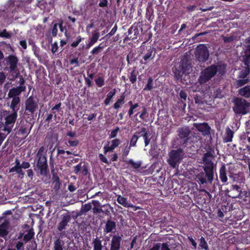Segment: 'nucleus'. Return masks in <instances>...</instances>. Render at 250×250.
I'll return each mask as SVG.
<instances>
[{
  "mask_svg": "<svg viewBox=\"0 0 250 250\" xmlns=\"http://www.w3.org/2000/svg\"><path fill=\"white\" fill-rule=\"evenodd\" d=\"M214 149L213 147H209L208 150L205 153L202 158V163L204 171L196 175L198 182L201 185L209 183L211 184L216 173V166L212 160L214 158ZM217 175V174H216Z\"/></svg>",
  "mask_w": 250,
  "mask_h": 250,
  "instance_id": "nucleus-1",
  "label": "nucleus"
},
{
  "mask_svg": "<svg viewBox=\"0 0 250 250\" xmlns=\"http://www.w3.org/2000/svg\"><path fill=\"white\" fill-rule=\"evenodd\" d=\"M226 69L225 64H211L201 71L198 81L200 84H204L211 80L217 72L220 76H223L226 73Z\"/></svg>",
  "mask_w": 250,
  "mask_h": 250,
  "instance_id": "nucleus-2",
  "label": "nucleus"
},
{
  "mask_svg": "<svg viewBox=\"0 0 250 250\" xmlns=\"http://www.w3.org/2000/svg\"><path fill=\"white\" fill-rule=\"evenodd\" d=\"M177 135L172 140L171 144L173 147H185L188 143L191 130L188 126L179 127L177 130Z\"/></svg>",
  "mask_w": 250,
  "mask_h": 250,
  "instance_id": "nucleus-3",
  "label": "nucleus"
},
{
  "mask_svg": "<svg viewBox=\"0 0 250 250\" xmlns=\"http://www.w3.org/2000/svg\"><path fill=\"white\" fill-rule=\"evenodd\" d=\"M227 188L225 190L226 194L232 198H239L245 200L247 196L246 190L245 189V184H229L227 183Z\"/></svg>",
  "mask_w": 250,
  "mask_h": 250,
  "instance_id": "nucleus-4",
  "label": "nucleus"
},
{
  "mask_svg": "<svg viewBox=\"0 0 250 250\" xmlns=\"http://www.w3.org/2000/svg\"><path fill=\"white\" fill-rule=\"evenodd\" d=\"M232 102L233 104L232 109L236 114L246 115L248 113V108L250 104L242 98L235 97Z\"/></svg>",
  "mask_w": 250,
  "mask_h": 250,
  "instance_id": "nucleus-5",
  "label": "nucleus"
},
{
  "mask_svg": "<svg viewBox=\"0 0 250 250\" xmlns=\"http://www.w3.org/2000/svg\"><path fill=\"white\" fill-rule=\"evenodd\" d=\"M191 68V63L187 59H181L179 64L175 66V69H173L175 78L179 80L183 74H189Z\"/></svg>",
  "mask_w": 250,
  "mask_h": 250,
  "instance_id": "nucleus-6",
  "label": "nucleus"
},
{
  "mask_svg": "<svg viewBox=\"0 0 250 250\" xmlns=\"http://www.w3.org/2000/svg\"><path fill=\"white\" fill-rule=\"evenodd\" d=\"M183 150L179 147L176 150H172L169 153V158L167 163L170 167L175 168L179 166L183 159Z\"/></svg>",
  "mask_w": 250,
  "mask_h": 250,
  "instance_id": "nucleus-7",
  "label": "nucleus"
},
{
  "mask_svg": "<svg viewBox=\"0 0 250 250\" xmlns=\"http://www.w3.org/2000/svg\"><path fill=\"white\" fill-rule=\"evenodd\" d=\"M33 127V125H30L27 121L21 119L20 122L18 121L16 124L17 130L16 134L19 136L26 138L30 133L31 130Z\"/></svg>",
  "mask_w": 250,
  "mask_h": 250,
  "instance_id": "nucleus-8",
  "label": "nucleus"
},
{
  "mask_svg": "<svg viewBox=\"0 0 250 250\" xmlns=\"http://www.w3.org/2000/svg\"><path fill=\"white\" fill-rule=\"evenodd\" d=\"M209 51L206 44L198 45L195 51V56L199 62H204L207 61L209 58Z\"/></svg>",
  "mask_w": 250,
  "mask_h": 250,
  "instance_id": "nucleus-9",
  "label": "nucleus"
},
{
  "mask_svg": "<svg viewBox=\"0 0 250 250\" xmlns=\"http://www.w3.org/2000/svg\"><path fill=\"white\" fill-rule=\"evenodd\" d=\"M9 9L4 13L3 15L4 21L7 23L11 22L14 20L18 19L19 16L17 13L16 8L15 7L14 1L10 0L8 1Z\"/></svg>",
  "mask_w": 250,
  "mask_h": 250,
  "instance_id": "nucleus-10",
  "label": "nucleus"
},
{
  "mask_svg": "<svg viewBox=\"0 0 250 250\" xmlns=\"http://www.w3.org/2000/svg\"><path fill=\"white\" fill-rule=\"evenodd\" d=\"M18 117L17 112H12L5 117V124L3 128L2 129L3 131L9 134L12 130L13 127L16 122Z\"/></svg>",
  "mask_w": 250,
  "mask_h": 250,
  "instance_id": "nucleus-11",
  "label": "nucleus"
},
{
  "mask_svg": "<svg viewBox=\"0 0 250 250\" xmlns=\"http://www.w3.org/2000/svg\"><path fill=\"white\" fill-rule=\"evenodd\" d=\"M38 101L32 96H29L25 102V110L28 114H33L38 108Z\"/></svg>",
  "mask_w": 250,
  "mask_h": 250,
  "instance_id": "nucleus-12",
  "label": "nucleus"
},
{
  "mask_svg": "<svg viewBox=\"0 0 250 250\" xmlns=\"http://www.w3.org/2000/svg\"><path fill=\"white\" fill-rule=\"evenodd\" d=\"M36 166L40 170V174L42 176H46L49 172L46 157H36L35 160Z\"/></svg>",
  "mask_w": 250,
  "mask_h": 250,
  "instance_id": "nucleus-13",
  "label": "nucleus"
},
{
  "mask_svg": "<svg viewBox=\"0 0 250 250\" xmlns=\"http://www.w3.org/2000/svg\"><path fill=\"white\" fill-rule=\"evenodd\" d=\"M71 220V216L68 211L62 214L59 218V222L57 227V229L59 231L65 229Z\"/></svg>",
  "mask_w": 250,
  "mask_h": 250,
  "instance_id": "nucleus-14",
  "label": "nucleus"
},
{
  "mask_svg": "<svg viewBox=\"0 0 250 250\" xmlns=\"http://www.w3.org/2000/svg\"><path fill=\"white\" fill-rule=\"evenodd\" d=\"M157 53L156 48L151 45L146 47V52L143 53L144 54L143 59L141 61V63L146 64L147 62L152 60L155 56Z\"/></svg>",
  "mask_w": 250,
  "mask_h": 250,
  "instance_id": "nucleus-15",
  "label": "nucleus"
},
{
  "mask_svg": "<svg viewBox=\"0 0 250 250\" xmlns=\"http://www.w3.org/2000/svg\"><path fill=\"white\" fill-rule=\"evenodd\" d=\"M7 64L11 72H15L18 68L19 59L15 55H10L5 58Z\"/></svg>",
  "mask_w": 250,
  "mask_h": 250,
  "instance_id": "nucleus-16",
  "label": "nucleus"
},
{
  "mask_svg": "<svg viewBox=\"0 0 250 250\" xmlns=\"http://www.w3.org/2000/svg\"><path fill=\"white\" fill-rule=\"evenodd\" d=\"M122 240V236L117 235H113L109 244V250H120Z\"/></svg>",
  "mask_w": 250,
  "mask_h": 250,
  "instance_id": "nucleus-17",
  "label": "nucleus"
},
{
  "mask_svg": "<svg viewBox=\"0 0 250 250\" xmlns=\"http://www.w3.org/2000/svg\"><path fill=\"white\" fill-rule=\"evenodd\" d=\"M229 176L231 181L229 184H245V178L239 174L230 173Z\"/></svg>",
  "mask_w": 250,
  "mask_h": 250,
  "instance_id": "nucleus-18",
  "label": "nucleus"
},
{
  "mask_svg": "<svg viewBox=\"0 0 250 250\" xmlns=\"http://www.w3.org/2000/svg\"><path fill=\"white\" fill-rule=\"evenodd\" d=\"M195 128L204 136L210 133V127L207 123L195 124Z\"/></svg>",
  "mask_w": 250,
  "mask_h": 250,
  "instance_id": "nucleus-19",
  "label": "nucleus"
},
{
  "mask_svg": "<svg viewBox=\"0 0 250 250\" xmlns=\"http://www.w3.org/2000/svg\"><path fill=\"white\" fill-rule=\"evenodd\" d=\"M111 145L109 146L108 144L104 146V154H106L108 152H112L114 149L118 147L121 143V141L119 139H115L111 141Z\"/></svg>",
  "mask_w": 250,
  "mask_h": 250,
  "instance_id": "nucleus-20",
  "label": "nucleus"
},
{
  "mask_svg": "<svg viewBox=\"0 0 250 250\" xmlns=\"http://www.w3.org/2000/svg\"><path fill=\"white\" fill-rule=\"evenodd\" d=\"M25 91V88L22 86H17L10 89L8 93V97L9 98L19 97V95L22 92Z\"/></svg>",
  "mask_w": 250,
  "mask_h": 250,
  "instance_id": "nucleus-21",
  "label": "nucleus"
},
{
  "mask_svg": "<svg viewBox=\"0 0 250 250\" xmlns=\"http://www.w3.org/2000/svg\"><path fill=\"white\" fill-rule=\"evenodd\" d=\"M241 61L245 66L250 65V45H248L241 56Z\"/></svg>",
  "mask_w": 250,
  "mask_h": 250,
  "instance_id": "nucleus-22",
  "label": "nucleus"
},
{
  "mask_svg": "<svg viewBox=\"0 0 250 250\" xmlns=\"http://www.w3.org/2000/svg\"><path fill=\"white\" fill-rule=\"evenodd\" d=\"M116 223L115 221H112L110 219H108L105 223L104 228V232L105 233H108L110 232H114L116 229Z\"/></svg>",
  "mask_w": 250,
  "mask_h": 250,
  "instance_id": "nucleus-23",
  "label": "nucleus"
},
{
  "mask_svg": "<svg viewBox=\"0 0 250 250\" xmlns=\"http://www.w3.org/2000/svg\"><path fill=\"white\" fill-rule=\"evenodd\" d=\"M219 178L223 184L228 182V177L227 176V168L225 164L221 165L219 169Z\"/></svg>",
  "mask_w": 250,
  "mask_h": 250,
  "instance_id": "nucleus-24",
  "label": "nucleus"
},
{
  "mask_svg": "<svg viewBox=\"0 0 250 250\" xmlns=\"http://www.w3.org/2000/svg\"><path fill=\"white\" fill-rule=\"evenodd\" d=\"M128 71L129 72L128 77L130 82L133 84H135L137 81V76L138 74V71H136V67H133V68H129Z\"/></svg>",
  "mask_w": 250,
  "mask_h": 250,
  "instance_id": "nucleus-25",
  "label": "nucleus"
},
{
  "mask_svg": "<svg viewBox=\"0 0 250 250\" xmlns=\"http://www.w3.org/2000/svg\"><path fill=\"white\" fill-rule=\"evenodd\" d=\"M202 139V137L199 134L191 132V134L189 136L188 143L195 144L198 142L201 143Z\"/></svg>",
  "mask_w": 250,
  "mask_h": 250,
  "instance_id": "nucleus-26",
  "label": "nucleus"
},
{
  "mask_svg": "<svg viewBox=\"0 0 250 250\" xmlns=\"http://www.w3.org/2000/svg\"><path fill=\"white\" fill-rule=\"evenodd\" d=\"M142 131L143 132L142 137L144 140L145 146H147L150 142L151 138H150V133L148 128L142 127Z\"/></svg>",
  "mask_w": 250,
  "mask_h": 250,
  "instance_id": "nucleus-27",
  "label": "nucleus"
},
{
  "mask_svg": "<svg viewBox=\"0 0 250 250\" xmlns=\"http://www.w3.org/2000/svg\"><path fill=\"white\" fill-rule=\"evenodd\" d=\"M238 94L246 98H250V85H246L238 90Z\"/></svg>",
  "mask_w": 250,
  "mask_h": 250,
  "instance_id": "nucleus-28",
  "label": "nucleus"
},
{
  "mask_svg": "<svg viewBox=\"0 0 250 250\" xmlns=\"http://www.w3.org/2000/svg\"><path fill=\"white\" fill-rule=\"evenodd\" d=\"M12 98V100L10 107L12 109L13 112L16 111L17 112L18 110L19 109V104L21 101L20 98V97Z\"/></svg>",
  "mask_w": 250,
  "mask_h": 250,
  "instance_id": "nucleus-29",
  "label": "nucleus"
},
{
  "mask_svg": "<svg viewBox=\"0 0 250 250\" xmlns=\"http://www.w3.org/2000/svg\"><path fill=\"white\" fill-rule=\"evenodd\" d=\"M250 73V65L243 67L242 69L239 72L238 78L246 79Z\"/></svg>",
  "mask_w": 250,
  "mask_h": 250,
  "instance_id": "nucleus-30",
  "label": "nucleus"
},
{
  "mask_svg": "<svg viewBox=\"0 0 250 250\" xmlns=\"http://www.w3.org/2000/svg\"><path fill=\"white\" fill-rule=\"evenodd\" d=\"M93 250H102L103 246L102 245V241L98 237L93 239L92 243Z\"/></svg>",
  "mask_w": 250,
  "mask_h": 250,
  "instance_id": "nucleus-31",
  "label": "nucleus"
},
{
  "mask_svg": "<svg viewBox=\"0 0 250 250\" xmlns=\"http://www.w3.org/2000/svg\"><path fill=\"white\" fill-rule=\"evenodd\" d=\"M126 164L130 166L131 168L135 169L139 168L142 164L141 161L134 162L132 159H129L125 162Z\"/></svg>",
  "mask_w": 250,
  "mask_h": 250,
  "instance_id": "nucleus-32",
  "label": "nucleus"
},
{
  "mask_svg": "<svg viewBox=\"0 0 250 250\" xmlns=\"http://www.w3.org/2000/svg\"><path fill=\"white\" fill-rule=\"evenodd\" d=\"M178 95L179 98L181 100V103L183 104L184 108H185L186 106V102L188 97L186 91L184 89H181L178 93Z\"/></svg>",
  "mask_w": 250,
  "mask_h": 250,
  "instance_id": "nucleus-33",
  "label": "nucleus"
},
{
  "mask_svg": "<svg viewBox=\"0 0 250 250\" xmlns=\"http://www.w3.org/2000/svg\"><path fill=\"white\" fill-rule=\"evenodd\" d=\"M250 82L249 79H239L238 80H236L234 83V86L236 88H238L241 87L246 84L249 83Z\"/></svg>",
  "mask_w": 250,
  "mask_h": 250,
  "instance_id": "nucleus-34",
  "label": "nucleus"
},
{
  "mask_svg": "<svg viewBox=\"0 0 250 250\" xmlns=\"http://www.w3.org/2000/svg\"><path fill=\"white\" fill-rule=\"evenodd\" d=\"M64 243L60 238H57L54 242V250H63Z\"/></svg>",
  "mask_w": 250,
  "mask_h": 250,
  "instance_id": "nucleus-35",
  "label": "nucleus"
},
{
  "mask_svg": "<svg viewBox=\"0 0 250 250\" xmlns=\"http://www.w3.org/2000/svg\"><path fill=\"white\" fill-rule=\"evenodd\" d=\"M35 233L33 229H30L27 233L25 234L23 238V242L26 243L34 238Z\"/></svg>",
  "mask_w": 250,
  "mask_h": 250,
  "instance_id": "nucleus-36",
  "label": "nucleus"
},
{
  "mask_svg": "<svg viewBox=\"0 0 250 250\" xmlns=\"http://www.w3.org/2000/svg\"><path fill=\"white\" fill-rule=\"evenodd\" d=\"M125 96L122 95L120 98L118 99L117 101L113 104V107L115 109H118L121 108L122 105L125 103Z\"/></svg>",
  "mask_w": 250,
  "mask_h": 250,
  "instance_id": "nucleus-37",
  "label": "nucleus"
},
{
  "mask_svg": "<svg viewBox=\"0 0 250 250\" xmlns=\"http://www.w3.org/2000/svg\"><path fill=\"white\" fill-rule=\"evenodd\" d=\"M117 201L119 204L122 205L124 207L128 208V207L131 206L130 205V203H128L127 202L126 198L122 196L121 195H118L117 197Z\"/></svg>",
  "mask_w": 250,
  "mask_h": 250,
  "instance_id": "nucleus-38",
  "label": "nucleus"
},
{
  "mask_svg": "<svg viewBox=\"0 0 250 250\" xmlns=\"http://www.w3.org/2000/svg\"><path fill=\"white\" fill-rule=\"evenodd\" d=\"M233 131H232L229 127L226 130V134L224 138V141L226 143L230 142L233 136Z\"/></svg>",
  "mask_w": 250,
  "mask_h": 250,
  "instance_id": "nucleus-39",
  "label": "nucleus"
},
{
  "mask_svg": "<svg viewBox=\"0 0 250 250\" xmlns=\"http://www.w3.org/2000/svg\"><path fill=\"white\" fill-rule=\"evenodd\" d=\"M116 89L114 88L112 91L108 92L107 94L106 98L104 101V104L107 105L110 104L111 99L116 94Z\"/></svg>",
  "mask_w": 250,
  "mask_h": 250,
  "instance_id": "nucleus-40",
  "label": "nucleus"
},
{
  "mask_svg": "<svg viewBox=\"0 0 250 250\" xmlns=\"http://www.w3.org/2000/svg\"><path fill=\"white\" fill-rule=\"evenodd\" d=\"M7 223L4 222L0 225V236L4 237L7 235Z\"/></svg>",
  "mask_w": 250,
  "mask_h": 250,
  "instance_id": "nucleus-41",
  "label": "nucleus"
},
{
  "mask_svg": "<svg viewBox=\"0 0 250 250\" xmlns=\"http://www.w3.org/2000/svg\"><path fill=\"white\" fill-rule=\"evenodd\" d=\"M138 31V29L137 26H132L128 30V36H130L133 33V36H130V38L132 39L136 38L137 34L139 33Z\"/></svg>",
  "mask_w": 250,
  "mask_h": 250,
  "instance_id": "nucleus-42",
  "label": "nucleus"
},
{
  "mask_svg": "<svg viewBox=\"0 0 250 250\" xmlns=\"http://www.w3.org/2000/svg\"><path fill=\"white\" fill-rule=\"evenodd\" d=\"M141 108H142L141 111L140 112L137 113L134 116L136 117L138 115H139L140 118L141 119H142L143 121H144L146 119V115L147 113V109H146V107L145 106H142Z\"/></svg>",
  "mask_w": 250,
  "mask_h": 250,
  "instance_id": "nucleus-43",
  "label": "nucleus"
},
{
  "mask_svg": "<svg viewBox=\"0 0 250 250\" xmlns=\"http://www.w3.org/2000/svg\"><path fill=\"white\" fill-rule=\"evenodd\" d=\"M199 246L202 250H208V246L207 242H206L205 238L201 236L199 239Z\"/></svg>",
  "mask_w": 250,
  "mask_h": 250,
  "instance_id": "nucleus-44",
  "label": "nucleus"
},
{
  "mask_svg": "<svg viewBox=\"0 0 250 250\" xmlns=\"http://www.w3.org/2000/svg\"><path fill=\"white\" fill-rule=\"evenodd\" d=\"M153 79L151 77L148 78L146 84L144 88V90L151 91L153 88Z\"/></svg>",
  "mask_w": 250,
  "mask_h": 250,
  "instance_id": "nucleus-45",
  "label": "nucleus"
},
{
  "mask_svg": "<svg viewBox=\"0 0 250 250\" xmlns=\"http://www.w3.org/2000/svg\"><path fill=\"white\" fill-rule=\"evenodd\" d=\"M100 34L98 29L95 30L92 32V36L90 38V40L95 43L98 40Z\"/></svg>",
  "mask_w": 250,
  "mask_h": 250,
  "instance_id": "nucleus-46",
  "label": "nucleus"
},
{
  "mask_svg": "<svg viewBox=\"0 0 250 250\" xmlns=\"http://www.w3.org/2000/svg\"><path fill=\"white\" fill-rule=\"evenodd\" d=\"M83 40H84V38H82L80 35L78 36L76 38V40L71 43L70 45L71 47L72 48L77 47Z\"/></svg>",
  "mask_w": 250,
  "mask_h": 250,
  "instance_id": "nucleus-47",
  "label": "nucleus"
},
{
  "mask_svg": "<svg viewBox=\"0 0 250 250\" xmlns=\"http://www.w3.org/2000/svg\"><path fill=\"white\" fill-rule=\"evenodd\" d=\"M58 26L59 27L60 30L62 32H64L66 38H68V34H67V28L65 26H63V21L62 20H60L58 23Z\"/></svg>",
  "mask_w": 250,
  "mask_h": 250,
  "instance_id": "nucleus-48",
  "label": "nucleus"
},
{
  "mask_svg": "<svg viewBox=\"0 0 250 250\" xmlns=\"http://www.w3.org/2000/svg\"><path fill=\"white\" fill-rule=\"evenodd\" d=\"M138 140V137L136 135H133L130 141L129 146L130 147H136V144Z\"/></svg>",
  "mask_w": 250,
  "mask_h": 250,
  "instance_id": "nucleus-49",
  "label": "nucleus"
},
{
  "mask_svg": "<svg viewBox=\"0 0 250 250\" xmlns=\"http://www.w3.org/2000/svg\"><path fill=\"white\" fill-rule=\"evenodd\" d=\"M95 82L97 86L99 87H101L104 85V80L102 77H99L96 79Z\"/></svg>",
  "mask_w": 250,
  "mask_h": 250,
  "instance_id": "nucleus-50",
  "label": "nucleus"
},
{
  "mask_svg": "<svg viewBox=\"0 0 250 250\" xmlns=\"http://www.w3.org/2000/svg\"><path fill=\"white\" fill-rule=\"evenodd\" d=\"M53 27L52 29L51 34L53 37H56L58 34V23H52Z\"/></svg>",
  "mask_w": 250,
  "mask_h": 250,
  "instance_id": "nucleus-51",
  "label": "nucleus"
},
{
  "mask_svg": "<svg viewBox=\"0 0 250 250\" xmlns=\"http://www.w3.org/2000/svg\"><path fill=\"white\" fill-rule=\"evenodd\" d=\"M69 63L70 65L75 64L74 67L80 66V63L79 61L78 58H75L70 60Z\"/></svg>",
  "mask_w": 250,
  "mask_h": 250,
  "instance_id": "nucleus-52",
  "label": "nucleus"
},
{
  "mask_svg": "<svg viewBox=\"0 0 250 250\" xmlns=\"http://www.w3.org/2000/svg\"><path fill=\"white\" fill-rule=\"evenodd\" d=\"M91 205L89 203L85 204L83 206L81 209V211L86 213L89 211L91 209Z\"/></svg>",
  "mask_w": 250,
  "mask_h": 250,
  "instance_id": "nucleus-53",
  "label": "nucleus"
},
{
  "mask_svg": "<svg viewBox=\"0 0 250 250\" xmlns=\"http://www.w3.org/2000/svg\"><path fill=\"white\" fill-rule=\"evenodd\" d=\"M102 51L101 47L96 46L91 51V53L93 55H97Z\"/></svg>",
  "mask_w": 250,
  "mask_h": 250,
  "instance_id": "nucleus-54",
  "label": "nucleus"
},
{
  "mask_svg": "<svg viewBox=\"0 0 250 250\" xmlns=\"http://www.w3.org/2000/svg\"><path fill=\"white\" fill-rule=\"evenodd\" d=\"M58 45L57 42H55L51 44V52L53 54H55L58 52Z\"/></svg>",
  "mask_w": 250,
  "mask_h": 250,
  "instance_id": "nucleus-55",
  "label": "nucleus"
},
{
  "mask_svg": "<svg viewBox=\"0 0 250 250\" xmlns=\"http://www.w3.org/2000/svg\"><path fill=\"white\" fill-rule=\"evenodd\" d=\"M120 128L119 127H116L115 129L112 130L110 134L109 135L110 138H115L119 132Z\"/></svg>",
  "mask_w": 250,
  "mask_h": 250,
  "instance_id": "nucleus-56",
  "label": "nucleus"
},
{
  "mask_svg": "<svg viewBox=\"0 0 250 250\" xmlns=\"http://www.w3.org/2000/svg\"><path fill=\"white\" fill-rule=\"evenodd\" d=\"M79 141L78 140H68V143L69 144V146L71 147H76L79 144Z\"/></svg>",
  "mask_w": 250,
  "mask_h": 250,
  "instance_id": "nucleus-57",
  "label": "nucleus"
},
{
  "mask_svg": "<svg viewBox=\"0 0 250 250\" xmlns=\"http://www.w3.org/2000/svg\"><path fill=\"white\" fill-rule=\"evenodd\" d=\"M131 147H130V146H128V144H127L125 148L124 149H123L122 150L123 156L124 157H126L128 155L130 150L131 149Z\"/></svg>",
  "mask_w": 250,
  "mask_h": 250,
  "instance_id": "nucleus-58",
  "label": "nucleus"
},
{
  "mask_svg": "<svg viewBox=\"0 0 250 250\" xmlns=\"http://www.w3.org/2000/svg\"><path fill=\"white\" fill-rule=\"evenodd\" d=\"M44 151V147L41 146L36 153V157H46L43 153Z\"/></svg>",
  "mask_w": 250,
  "mask_h": 250,
  "instance_id": "nucleus-59",
  "label": "nucleus"
},
{
  "mask_svg": "<svg viewBox=\"0 0 250 250\" xmlns=\"http://www.w3.org/2000/svg\"><path fill=\"white\" fill-rule=\"evenodd\" d=\"M0 37L9 39L10 38L11 35L7 31V30L6 29H4L1 32H0Z\"/></svg>",
  "mask_w": 250,
  "mask_h": 250,
  "instance_id": "nucleus-60",
  "label": "nucleus"
},
{
  "mask_svg": "<svg viewBox=\"0 0 250 250\" xmlns=\"http://www.w3.org/2000/svg\"><path fill=\"white\" fill-rule=\"evenodd\" d=\"M234 37L233 36H230L229 37H223V39L225 43L231 42L234 40Z\"/></svg>",
  "mask_w": 250,
  "mask_h": 250,
  "instance_id": "nucleus-61",
  "label": "nucleus"
},
{
  "mask_svg": "<svg viewBox=\"0 0 250 250\" xmlns=\"http://www.w3.org/2000/svg\"><path fill=\"white\" fill-rule=\"evenodd\" d=\"M24 248V243L21 241H18L15 246L16 250H21Z\"/></svg>",
  "mask_w": 250,
  "mask_h": 250,
  "instance_id": "nucleus-62",
  "label": "nucleus"
},
{
  "mask_svg": "<svg viewBox=\"0 0 250 250\" xmlns=\"http://www.w3.org/2000/svg\"><path fill=\"white\" fill-rule=\"evenodd\" d=\"M15 174H17V176L19 178L22 179L24 177L25 173L22 170V168L20 167L18 171L15 173Z\"/></svg>",
  "mask_w": 250,
  "mask_h": 250,
  "instance_id": "nucleus-63",
  "label": "nucleus"
},
{
  "mask_svg": "<svg viewBox=\"0 0 250 250\" xmlns=\"http://www.w3.org/2000/svg\"><path fill=\"white\" fill-rule=\"evenodd\" d=\"M99 157L100 160L102 162L105 163L107 165L110 164V163L107 160L106 158L103 154H99Z\"/></svg>",
  "mask_w": 250,
  "mask_h": 250,
  "instance_id": "nucleus-64",
  "label": "nucleus"
}]
</instances>
